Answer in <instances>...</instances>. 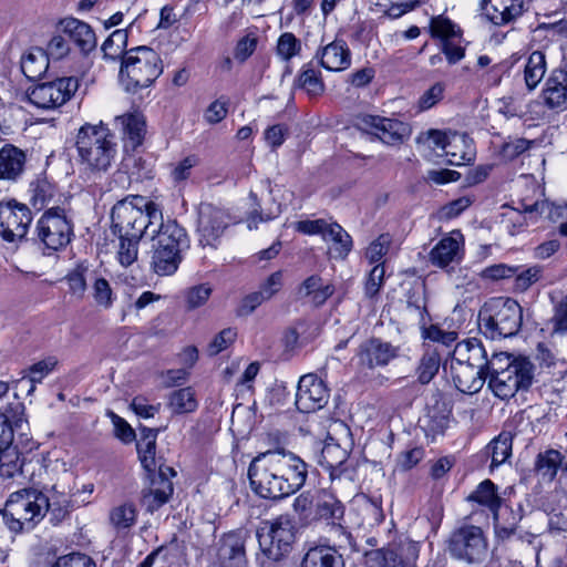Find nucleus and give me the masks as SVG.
I'll return each instance as SVG.
<instances>
[{"label": "nucleus", "instance_id": "obj_1", "mask_svg": "<svg viewBox=\"0 0 567 567\" xmlns=\"http://www.w3.org/2000/svg\"><path fill=\"white\" fill-rule=\"evenodd\" d=\"M453 360L485 370L488 388L502 399L513 398L518 390H527L534 379V364L525 357L494 352L491 358L478 339L456 343Z\"/></svg>", "mask_w": 567, "mask_h": 567}, {"label": "nucleus", "instance_id": "obj_2", "mask_svg": "<svg viewBox=\"0 0 567 567\" xmlns=\"http://www.w3.org/2000/svg\"><path fill=\"white\" fill-rule=\"evenodd\" d=\"M308 466L296 454L276 450L256 456L248 468L251 489L262 498L279 499L299 491Z\"/></svg>", "mask_w": 567, "mask_h": 567}, {"label": "nucleus", "instance_id": "obj_3", "mask_svg": "<svg viewBox=\"0 0 567 567\" xmlns=\"http://www.w3.org/2000/svg\"><path fill=\"white\" fill-rule=\"evenodd\" d=\"M75 150L80 172L92 179L106 174L118 155L115 135L102 123L82 125L75 136Z\"/></svg>", "mask_w": 567, "mask_h": 567}, {"label": "nucleus", "instance_id": "obj_4", "mask_svg": "<svg viewBox=\"0 0 567 567\" xmlns=\"http://www.w3.org/2000/svg\"><path fill=\"white\" fill-rule=\"evenodd\" d=\"M152 244L151 267L158 276H171L182 262L183 250L189 246L186 230L176 220H159L148 235Z\"/></svg>", "mask_w": 567, "mask_h": 567}, {"label": "nucleus", "instance_id": "obj_5", "mask_svg": "<svg viewBox=\"0 0 567 567\" xmlns=\"http://www.w3.org/2000/svg\"><path fill=\"white\" fill-rule=\"evenodd\" d=\"M162 218L157 205L138 195L117 202L111 213L113 233L133 238L148 236Z\"/></svg>", "mask_w": 567, "mask_h": 567}, {"label": "nucleus", "instance_id": "obj_6", "mask_svg": "<svg viewBox=\"0 0 567 567\" xmlns=\"http://www.w3.org/2000/svg\"><path fill=\"white\" fill-rule=\"evenodd\" d=\"M163 72L159 54L150 47L127 50L120 69V83L125 92L136 94L150 87Z\"/></svg>", "mask_w": 567, "mask_h": 567}, {"label": "nucleus", "instance_id": "obj_7", "mask_svg": "<svg viewBox=\"0 0 567 567\" xmlns=\"http://www.w3.org/2000/svg\"><path fill=\"white\" fill-rule=\"evenodd\" d=\"M523 322V309L512 298H492L478 311V329L491 340L517 334Z\"/></svg>", "mask_w": 567, "mask_h": 567}, {"label": "nucleus", "instance_id": "obj_8", "mask_svg": "<svg viewBox=\"0 0 567 567\" xmlns=\"http://www.w3.org/2000/svg\"><path fill=\"white\" fill-rule=\"evenodd\" d=\"M468 501L478 503L487 507L494 519L496 537L501 540L508 539L515 534L518 523L523 517V507L518 505L516 509L512 506H502V497L497 493L496 485L491 480H485L478 484L476 489L468 496Z\"/></svg>", "mask_w": 567, "mask_h": 567}, {"label": "nucleus", "instance_id": "obj_9", "mask_svg": "<svg viewBox=\"0 0 567 567\" xmlns=\"http://www.w3.org/2000/svg\"><path fill=\"white\" fill-rule=\"evenodd\" d=\"M45 505L44 494L33 489H21L10 495L0 514L9 529L19 533L25 525L35 524L43 518Z\"/></svg>", "mask_w": 567, "mask_h": 567}, {"label": "nucleus", "instance_id": "obj_10", "mask_svg": "<svg viewBox=\"0 0 567 567\" xmlns=\"http://www.w3.org/2000/svg\"><path fill=\"white\" fill-rule=\"evenodd\" d=\"M259 548L274 561L287 556L296 538V527L289 515H280L274 519L262 520L256 530Z\"/></svg>", "mask_w": 567, "mask_h": 567}, {"label": "nucleus", "instance_id": "obj_11", "mask_svg": "<svg viewBox=\"0 0 567 567\" xmlns=\"http://www.w3.org/2000/svg\"><path fill=\"white\" fill-rule=\"evenodd\" d=\"M38 238L44 246L58 250L71 241L73 226L61 207L49 208L37 223Z\"/></svg>", "mask_w": 567, "mask_h": 567}, {"label": "nucleus", "instance_id": "obj_12", "mask_svg": "<svg viewBox=\"0 0 567 567\" xmlns=\"http://www.w3.org/2000/svg\"><path fill=\"white\" fill-rule=\"evenodd\" d=\"M430 140L433 142L434 147L441 148L444 152L451 165L458 166L474 159L472 140L465 134H446L439 130H429L416 138L417 143H424Z\"/></svg>", "mask_w": 567, "mask_h": 567}, {"label": "nucleus", "instance_id": "obj_13", "mask_svg": "<svg viewBox=\"0 0 567 567\" xmlns=\"http://www.w3.org/2000/svg\"><path fill=\"white\" fill-rule=\"evenodd\" d=\"M451 555L470 564L481 563L487 554L483 530L476 526H464L455 530L449 543Z\"/></svg>", "mask_w": 567, "mask_h": 567}, {"label": "nucleus", "instance_id": "obj_14", "mask_svg": "<svg viewBox=\"0 0 567 567\" xmlns=\"http://www.w3.org/2000/svg\"><path fill=\"white\" fill-rule=\"evenodd\" d=\"M233 223L230 214L213 204H202L198 210V241L203 248L216 249L226 228Z\"/></svg>", "mask_w": 567, "mask_h": 567}, {"label": "nucleus", "instance_id": "obj_15", "mask_svg": "<svg viewBox=\"0 0 567 567\" xmlns=\"http://www.w3.org/2000/svg\"><path fill=\"white\" fill-rule=\"evenodd\" d=\"M78 89L79 82L75 78H61L30 89L28 99L40 109H56L66 103Z\"/></svg>", "mask_w": 567, "mask_h": 567}, {"label": "nucleus", "instance_id": "obj_16", "mask_svg": "<svg viewBox=\"0 0 567 567\" xmlns=\"http://www.w3.org/2000/svg\"><path fill=\"white\" fill-rule=\"evenodd\" d=\"M32 221L29 207L16 200L0 203V236L8 243L24 239Z\"/></svg>", "mask_w": 567, "mask_h": 567}, {"label": "nucleus", "instance_id": "obj_17", "mask_svg": "<svg viewBox=\"0 0 567 567\" xmlns=\"http://www.w3.org/2000/svg\"><path fill=\"white\" fill-rule=\"evenodd\" d=\"M417 543L403 539L386 549H378L367 555V567H416Z\"/></svg>", "mask_w": 567, "mask_h": 567}, {"label": "nucleus", "instance_id": "obj_18", "mask_svg": "<svg viewBox=\"0 0 567 567\" xmlns=\"http://www.w3.org/2000/svg\"><path fill=\"white\" fill-rule=\"evenodd\" d=\"M357 126L369 134L375 135L388 145L402 143L409 135V125L394 118L364 114L357 118Z\"/></svg>", "mask_w": 567, "mask_h": 567}, {"label": "nucleus", "instance_id": "obj_19", "mask_svg": "<svg viewBox=\"0 0 567 567\" xmlns=\"http://www.w3.org/2000/svg\"><path fill=\"white\" fill-rule=\"evenodd\" d=\"M330 393L324 382L315 374L302 375L298 382L296 406L302 413H311L322 409Z\"/></svg>", "mask_w": 567, "mask_h": 567}, {"label": "nucleus", "instance_id": "obj_20", "mask_svg": "<svg viewBox=\"0 0 567 567\" xmlns=\"http://www.w3.org/2000/svg\"><path fill=\"white\" fill-rule=\"evenodd\" d=\"M215 565L217 567H247L245 539L241 535H224L217 544Z\"/></svg>", "mask_w": 567, "mask_h": 567}, {"label": "nucleus", "instance_id": "obj_21", "mask_svg": "<svg viewBox=\"0 0 567 567\" xmlns=\"http://www.w3.org/2000/svg\"><path fill=\"white\" fill-rule=\"evenodd\" d=\"M451 410L449 405L441 400H435L432 405L426 408L419 424L427 439L435 441L437 436L443 435L450 423Z\"/></svg>", "mask_w": 567, "mask_h": 567}, {"label": "nucleus", "instance_id": "obj_22", "mask_svg": "<svg viewBox=\"0 0 567 567\" xmlns=\"http://www.w3.org/2000/svg\"><path fill=\"white\" fill-rule=\"evenodd\" d=\"M453 382L457 390L463 393H477L488 379L485 370L452 360L451 363Z\"/></svg>", "mask_w": 567, "mask_h": 567}, {"label": "nucleus", "instance_id": "obj_23", "mask_svg": "<svg viewBox=\"0 0 567 567\" xmlns=\"http://www.w3.org/2000/svg\"><path fill=\"white\" fill-rule=\"evenodd\" d=\"M395 355V348L380 339L363 342L358 352L360 364L369 369L386 365Z\"/></svg>", "mask_w": 567, "mask_h": 567}, {"label": "nucleus", "instance_id": "obj_24", "mask_svg": "<svg viewBox=\"0 0 567 567\" xmlns=\"http://www.w3.org/2000/svg\"><path fill=\"white\" fill-rule=\"evenodd\" d=\"M334 292V287L323 281L319 275L307 277L297 288L296 296L299 300L321 307Z\"/></svg>", "mask_w": 567, "mask_h": 567}, {"label": "nucleus", "instance_id": "obj_25", "mask_svg": "<svg viewBox=\"0 0 567 567\" xmlns=\"http://www.w3.org/2000/svg\"><path fill=\"white\" fill-rule=\"evenodd\" d=\"M320 64L328 71L340 72L351 64V51L344 40L336 39L316 54Z\"/></svg>", "mask_w": 567, "mask_h": 567}, {"label": "nucleus", "instance_id": "obj_26", "mask_svg": "<svg viewBox=\"0 0 567 567\" xmlns=\"http://www.w3.org/2000/svg\"><path fill=\"white\" fill-rule=\"evenodd\" d=\"M463 236L460 230L443 237L431 250L430 260L433 265L444 268L461 258Z\"/></svg>", "mask_w": 567, "mask_h": 567}, {"label": "nucleus", "instance_id": "obj_27", "mask_svg": "<svg viewBox=\"0 0 567 567\" xmlns=\"http://www.w3.org/2000/svg\"><path fill=\"white\" fill-rule=\"evenodd\" d=\"M485 16L496 25L512 22L523 13V0H482Z\"/></svg>", "mask_w": 567, "mask_h": 567}, {"label": "nucleus", "instance_id": "obj_28", "mask_svg": "<svg viewBox=\"0 0 567 567\" xmlns=\"http://www.w3.org/2000/svg\"><path fill=\"white\" fill-rule=\"evenodd\" d=\"M24 406L21 402L9 403L4 411H0V447L13 443L14 430H23L27 422L23 420Z\"/></svg>", "mask_w": 567, "mask_h": 567}, {"label": "nucleus", "instance_id": "obj_29", "mask_svg": "<svg viewBox=\"0 0 567 567\" xmlns=\"http://www.w3.org/2000/svg\"><path fill=\"white\" fill-rule=\"evenodd\" d=\"M408 309L417 317L423 338L445 347H451L456 341L457 333L455 331H444L435 324L426 327L429 312L424 305L409 302Z\"/></svg>", "mask_w": 567, "mask_h": 567}, {"label": "nucleus", "instance_id": "obj_30", "mask_svg": "<svg viewBox=\"0 0 567 567\" xmlns=\"http://www.w3.org/2000/svg\"><path fill=\"white\" fill-rule=\"evenodd\" d=\"M60 24L70 42L76 44L82 52L87 53L95 48V33L87 23L70 18L62 20Z\"/></svg>", "mask_w": 567, "mask_h": 567}, {"label": "nucleus", "instance_id": "obj_31", "mask_svg": "<svg viewBox=\"0 0 567 567\" xmlns=\"http://www.w3.org/2000/svg\"><path fill=\"white\" fill-rule=\"evenodd\" d=\"M25 153L12 144L0 150V179L16 182L24 171Z\"/></svg>", "mask_w": 567, "mask_h": 567}, {"label": "nucleus", "instance_id": "obj_32", "mask_svg": "<svg viewBox=\"0 0 567 567\" xmlns=\"http://www.w3.org/2000/svg\"><path fill=\"white\" fill-rule=\"evenodd\" d=\"M545 104L550 109L563 107L567 103V74L563 69L554 70L543 90Z\"/></svg>", "mask_w": 567, "mask_h": 567}, {"label": "nucleus", "instance_id": "obj_33", "mask_svg": "<svg viewBox=\"0 0 567 567\" xmlns=\"http://www.w3.org/2000/svg\"><path fill=\"white\" fill-rule=\"evenodd\" d=\"M176 473L171 466L159 465L158 467V487L150 488L144 494V503L147 505L150 511H154L165 504L173 493V485L169 481V476H174Z\"/></svg>", "mask_w": 567, "mask_h": 567}, {"label": "nucleus", "instance_id": "obj_34", "mask_svg": "<svg viewBox=\"0 0 567 567\" xmlns=\"http://www.w3.org/2000/svg\"><path fill=\"white\" fill-rule=\"evenodd\" d=\"M301 567H344V561L334 547L320 545L307 550Z\"/></svg>", "mask_w": 567, "mask_h": 567}, {"label": "nucleus", "instance_id": "obj_35", "mask_svg": "<svg viewBox=\"0 0 567 567\" xmlns=\"http://www.w3.org/2000/svg\"><path fill=\"white\" fill-rule=\"evenodd\" d=\"M49 68V58L42 49H33L21 59V71L30 81L39 80Z\"/></svg>", "mask_w": 567, "mask_h": 567}, {"label": "nucleus", "instance_id": "obj_36", "mask_svg": "<svg viewBox=\"0 0 567 567\" xmlns=\"http://www.w3.org/2000/svg\"><path fill=\"white\" fill-rule=\"evenodd\" d=\"M328 241L332 243L329 249V255L334 259H346L352 249L351 236L336 221H331V225L327 233Z\"/></svg>", "mask_w": 567, "mask_h": 567}, {"label": "nucleus", "instance_id": "obj_37", "mask_svg": "<svg viewBox=\"0 0 567 567\" xmlns=\"http://www.w3.org/2000/svg\"><path fill=\"white\" fill-rule=\"evenodd\" d=\"M24 457L16 444L0 447V477L12 478L22 473Z\"/></svg>", "mask_w": 567, "mask_h": 567}, {"label": "nucleus", "instance_id": "obj_38", "mask_svg": "<svg viewBox=\"0 0 567 567\" xmlns=\"http://www.w3.org/2000/svg\"><path fill=\"white\" fill-rule=\"evenodd\" d=\"M124 135L130 140L133 147L140 146L145 134V118L141 113H130L116 117Z\"/></svg>", "mask_w": 567, "mask_h": 567}, {"label": "nucleus", "instance_id": "obj_39", "mask_svg": "<svg viewBox=\"0 0 567 567\" xmlns=\"http://www.w3.org/2000/svg\"><path fill=\"white\" fill-rule=\"evenodd\" d=\"M547 71L545 54L540 51H534L527 59L524 69V80L529 91L534 90L544 79Z\"/></svg>", "mask_w": 567, "mask_h": 567}, {"label": "nucleus", "instance_id": "obj_40", "mask_svg": "<svg viewBox=\"0 0 567 567\" xmlns=\"http://www.w3.org/2000/svg\"><path fill=\"white\" fill-rule=\"evenodd\" d=\"M347 449L342 447L332 436H328L324 441L319 463L329 470L340 467L348 458Z\"/></svg>", "mask_w": 567, "mask_h": 567}, {"label": "nucleus", "instance_id": "obj_41", "mask_svg": "<svg viewBox=\"0 0 567 567\" xmlns=\"http://www.w3.org/2000/svg\"><path fill=\"white\" fill-rule=\"evenodd\" d=\"M563 460L564 456L559 451L554 449L546 450L537 455L535 470L544 478L553 481L563 463Z\"/></svg>", "mask_w": 567, "mask_h": 567}, {"label": "nucleus", "instance_id": "obj_42", "mask_svg": "<svg viewBox=\"0 0 567 567\" xmlns=\"http://www.w3.org/2000/svg\"><path fill=\"white\" fill-rule=\"evenodd\" d=\"M342 504L331 494L322 493L316 504V516L327 522L336 523L343 516Z\"/></svg>", "mask_w": 567, "mask_h": 567}, {"label": "nucleus", "instance_id": "obj_43", "mask_svg": "<svg viewBox=\"0 0 567 567\" xmlns=\"http://www.w3.org/2000/svg\"><path fill=\"white\" fill-rule=\"evenodd\" d=\"M441 355L437 348L427 347L421 358L417 368V379L422 384H427L439 372Z\"/></svg>", "mask_w": 567, "mask_h": 567}, {"label": "nucleus", "instance_id": "obj_44", "mask_svg": "<svg viewBox=\"0 0 567 567\" xmlns=\"http://www.w3.org/2000/svg\"><path fill=\"white\" fill-rule=\"evenodd\" d=\"M109 517L115 529L124 530L131 528L135 524L137 511L134 504L123 503L113 507Z\"/></svg>", "mask_w": 567, "mask_h": 567}, {"label": "nucleus", "instance_id": "obj_45", "mask_svg": "<svg viewBox=\"0 0 567 567\" xmlns=\"http://www.w3.org/2000/svg\"><path fill=\"white\" fill-rule=\"evenodd\" d=\"M512 441L509 432H502L487 445V452L492 456V466L503 464L512 455Z\"/></svg>", "mask_w": 567, "mask_h": 567}, {"label": "nucleus", "instance_id": "obj_46", "mask_svg": "<svg viewBox=\"0 0 567 567\" xmlns=\"http://www.w3.org/2000/svg\"><path fill=\"white\" fill-rule=\"evenodd\" d=\"M169 408L174 413H190L197 408V400L192 388L176 390L169 395Z\"/></svg>", "mask_w": 567, "mask_h": 567}, {"label": "nucleus", "instance_id": "obj_47", "mask_svg": "<svg viewBox=\"0 0 567 567\" xmlns=\"http://www.w3.org/2000/svg\"><path fill=\"white\" fill-rule=\"evenodd\" d=\"M297 86L305 90L310 96H318L323 93L324 84L320 73L306 64L297 80Z\"/></svg>", "mask_w": 567, "mask_h": 567}, {"label": "nucleus", "instance_id": "obj_48", "mask_svg": "<svg viewBox=\"0 0 567 567\" xmlns=\"http://www.w3.org/2000/svg\"><path fill=\"white\" fill-rule=\"evenodd\" d=\"M301 41L292 32H284L277 40L276 54L285 62L301 53Z\"/></svg>", "mask_w": 567, "mask_h": 567}, {"label": "nucleus", "instance_id": "obj_49", "mask_svg": "<svg viewBox=\"0 0 567 567\" xmlns=\"http://www.w3.org/2000/svg\"><path fill=\"white\" fill-rule=\"evenodd\" d=\"M156 433L148 430L147 433L137 442V451L141 462L145 470L153 472L156 467L155 461Z\"/></svg>", "mask_w": 567, "mask_h": 567}, {"label": "nucleus", "instance_id": "obj_50", "mask_svg": "<svg viewBox=\"0 0 567 567\" xmlns=\"http://www.w3.org/2000/svg\"><path fill=\"white\" fill-rule=\"evenodd\" d=\"M127 42V33L124 30H115L112 34L104 41L102 45L103 55L105 59L116 60L123 56L126 51H124Z\"/></svg>", "mask_w": 567, "mask_h": 567}, {"label": "nucleus", "instance_id": "obj_51", "mask_svg": "<svg viewBox=\"0 0 567 567\" xmlns=\"http://www.w3.org/2000/svg\"><path fill=\"white\" fill-rule=\"evenodd\" d=\"M120 245L117 249V259L124 267L134 264L138 255V243L141 238H133L128 236H117Z\"/></svg>", "mask_w": 567, "mask_h": 567}, {"label": "nucleus", "instance_id": "obj_52", "mask_svg": "<svg viewBox=\"0 0 567 567\" xmlns=\"http://www.w3.org/2000/svg\"><path fill=\"white\" fill-rule=\"evenodd\" d=\"M71 502L66 495L53 494L51 497L47 496V505L44 507V514L49 512L51 514V520L59 523L65 518L70 512Z\"/></svg>", "mask_w": 567, "mask_h": 567}, {"label": "nucleus", "instance_id": "obj_53", "mask_svg": "<svg viewBox=\"0 0 567 567\" xmlns=\"http://www.w3.org/2000/svg\"><path fill=\"white\" fill-rule=\"evenodd\" d=\"M58 364V360L54 357H49L41 360L29 368L28 381L31 383L28 393H31L35 389V384L42 382V380L54 370Z\"/></svg>", "mask_w": 567, "mask_h": 567}, {"label": "nucleus", "instance_id": "obj_54", "mask_svg": "<svg viewBox=\"0 0 567 567\" xmlns=\"http://www.w3.org/2000/svg\"><path fill=\"white\" fill-rule=\"evenodd\" d=\"M199 158L196 155H189L172 164L171 178L174 183H182L189 178L192 169L197 166Z\"/></svg>", "mask_w": 567, "mask_h": 567}, {"label": "nucleus", "instance_id": "obj_55", "mask_svg": "<svg viewBox=\"0 0 567 567\" xmlns=\"http://www.w3.org/2000/svg\"><path fill=\"white\" fill-rule=\"evenodd\" d=\"M536 359L540 368L547 369L548 373L553 374L557 368H563L565 365V361L558 358L557 354L545 343H539L537 346Z\"/></svg>", "mask_w": 567, "mask_h": 567}, {"label": "nucleus", "instance_id": "obj_56", "mask_svg": "<svg viewBox=\"0 0 567 567\" xmlns=\"http://www.w3.org/2000/svg\"><path fill=\"white\" fill-rule=\"evenodd\" d=\"M331 225V221L326 219H306L299 220L295 224V229L305 235H320L324 241H328L327 233Z\"/></svg>", "mask_w": 567, "mask_h": 567}, {"label": "nucleus", "instance_id": "obj_57", "mask_svg": "<svg viewBox=\"0 0 567 567\" xmlns=\"http://www.w3.org/2000/svg\"><path fill=\"white\" fill-rule=\"evenodd\" d=\"M32 204L34 207L41 209L45 205L50 204L54 197V187L51 183L45 179L37 181L32 188Z\"/></svg>", "mask_w": 567, "mask_h": 567}, {"label": "nucleus", "instance_id": "obj_58", "mask_svg": "<svg viewBox=\"0 0 567 567\" xmlns=\"http://www.w3.org/2000/svg\"><path fill=\"white\" fill-rule=\"evenodd\" d=\"M258 38L254 34H247L240 38L234 49V58L244 63L256 51Z\"/></svg>", "mask_w": 567, "mask_h": 567}, {"label": "nucleus", "instance_id": "obj_59", "mask_svg": "<svg viewBox=\"0 0 567 567\" xmlns=\"http://www.w3.org/2000/svg\"><path fill=\"white\" fill-rule=\"evenodd\" d=\"M430 29L433 37L441 38L444 41H449V39L456 35L454 23L441 16L432 18Z\"/></svg>", "mask_w": 567, "mask_h": 567}, {"label": "nucleus", "instance_id": "obj_60", "mask_svg": "<svg viewBox=\"0 0 567 567\" xmlns=\"http://www.w3.org/2000/svg\"><path fill=\"white\" fill-rule=\"evenodd\" d=\"M391 244L389 235H380L367 249L365 256L371 264L378 262L388 252Z\"/></svg>", "mask_w": 567, "mask_h": 567}, {"label": "nucleus", "instance_id": "obj_61", "mask_svg": "<svg viewBox=\"0 0 567 567\" xmlns=\"http://www.w3.org/2000/svg\"><path fill=\"white\" fill-rule=\"evenodd\" d=\"M93 296L99 306L105 309L112 306V289L106 279L99 278L95 280L93 286Z\"/></svg>", "mask_w": 567, "mask_h": 567}, {"label": "nucleus", "instance_id": "obj_62", "mask_svg": "<svg viewBox=\"0 0 567 567\" xmlns=\"http://www.w3.org/2000/svg\"><path fill=\"white\" fill-rule=\"evenodd\" d=\"M53 567H96V565L87 555L72 553L58 558Z\"/></svg>", "mask_w": 567, "mask_h": 567}, {"label": "nucleus", "instance_id": "obj_63", "mask_svg": "<svg viewBox=\"0 0 567 567\" xmlns=\"http://www.w3.org/2000/svg\"><path fill=\"white\" fill-rule=\"evenodd\" d=\"M282 287V272L275 271L267 279L260 284L259 293L264 299L270 300Z\"/></svg>", "mask_w": 567, "mask_h": 567}, {"label": "nucleus", "instance_id": "obj_64", "mask_svg": "<svg viewBox=\"0 0 567 567\" xmlns=\"http://www.w3.org/2000/svg\"><path fill=\"white\" fill-rule=\"evenodd\" d=\"M47 51L53 59L59 60L65 56L70 51V40L63 34L53 35L48 43Z\"/></svg>", "mask_w": 567, "mask_h": 567}]
</instances>
